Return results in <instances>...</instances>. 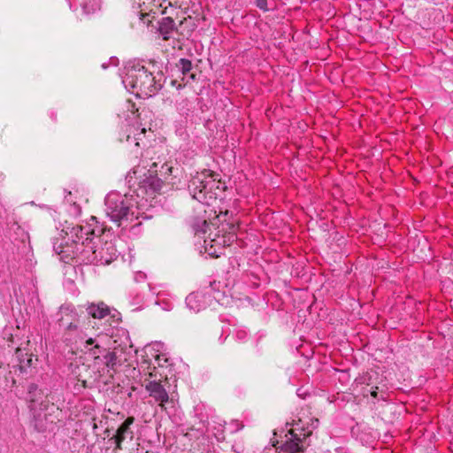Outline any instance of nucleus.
<instances>
[{
  "label": "nucleus",
  "instance_id": "f257e3e1",
  "mask_svg": "<svg viewBox=\"0 0 453 453\" xmlns=\"http://www.w3.org/2000/svg\"><path fill=\"white\" fill-rule=\"evenodd\" d=\"M147 165H137L134 168L133 173L137 179H140L139 185L144 188L146 193L150 196L160 192L163 188V180L157 177V163L154 162L150 165V168L143 172Z\"/></svg>",
  "mask_w": 453,
  "mask_h": 453
},
{
  "label": "nucleus",
  "instance_id": "f03ea898",
  "mask_svg": "<svg viewBox=\"0 0 453 453\" xmlns=\"http://www.w3.org/2000/svg\"><path fill=\"white\" fill-rule=\"evenodd\" d=\"M157 370L153 367L148 372V378L144 380V386L150 395L159 403L161 409L165 410V404L169 403V395L165 388L162 385V375H157Z\"/></svg>",
  "mask_w": 453,
  "mask_h": 453
},
{
  "label": "nucleus",
  "instance_id": "7ed1b4c3",
  "mask_svg": "<svg viewBox=\"0 0 453 453\" xmlns=\"http://www.w3.org/2000/svg\"><path fill=\"white\" fill-rule=\"evenodd\" d=\"M98 359L99 357L96 356L93 365L81 363L74 365L72 369V373L81 382L82 388H92L100 380L101 373L96 367Z\"/></svg>",
  "mask_w": 453,
  "mask_h": 453
},
{
  "label": "nucleus",
  "instance_id": "20e7f679",
  "mask_svg": "<svg viewBox=\"0 0 453 453\" xmlns=\"http://www.w3.org/2000/svg\"><path fill=\"white\" fill-rule=\"evenodd\" d=\"M133 88L138 89V93L145 96H151L161 88L151 73L144 68L138 70L133 81Z\"/></svg>",
  "mask_w": 453,
  "mask_h": 453
},
{
  "label": "nucleus",
  "instance_id": "39448f33",
  "mask_svg": "<svg viewBox=\"0 0 453 453\" xmlns=\"http://www.w3.org/2000/svg\"><path fill=\"white\" fill-rule=\"evenodd\" d=\"M218 174L209 169H203L201 173H196V175L192 176L188 184V189L193 198L200 202L205 199L204 190L208 185L206 179L211 177L215 180Z\"/></svg>",
  "mask_w": 453,
  "mask_h": 453
},
{
  "label": "nucleus",
  "instance_id": "423d86ee",
  "mask_svg": "<svg viewBox=\"0 0 453 453\" xmlns=\"http://www.w3.org/2000/svg\"><path fill=\"white\" fill-rule=\"evenodd\" d=\"M59 316L58 325L65 334H72L80 328L81 316L75 309L62 306L59 310Z\"/></svg>",
  "mask_w": 453,
  "mask_h": 453
},
{
  "label": "nucleus",
  "instance_id": "0eeeda50",
  "mask_svg": "<svg viewBox=\"0 0 453 453\" xmlns=\"http://www.w3.org/2000/svg\"><path fill=\"white\" fill-rule=\"evenodd\" d=\"M134 422V417H128L117 429L116 434L110 439L115 443L114 452L122 449V443L129 439L130 441L134 438V433L131 430V426Z\"/></svg>",
  "mask_w": 453,
  "mask_h": 453
},
{
  "label": "nucleus",
  "instance_id": "6e6552de",
  "mask_svg": "<svg viewBox=\"0 0 453 453\" xmlns=\"http://www.w3.org/2000/svg\"><path fill=\"white\" fill-rule=\"evenodd\" d=\"M37 411L43 412V418L50 423H57L62 416L61 409L54 403L53 395L40 402V407Z\"/></svg>",
  "mask_w": 453,
  "mask_h": 453
},
{
  "label": "nucleus",
  "instance_id": "1a4fd4ad",
  "mask_svg": "<svg viewBox=\"0 0 453 453\" xmlns=\"http://www.w3.org/2000/svg\"><path fill=\"white\" fill-rule=\"evenodd\" d=\"M50 395H45L36 385L31 384L28 387L27 392V400L30 403V409L36 412L40 407V402H43V400Z\"/></svg>",
  "mask_w": 453,
  "mask_h": 453
},
{
  "label": "nucleus",
  "instance_id": "9d476101",
  "mask_svg": "<svg viewBox=\"0 0 453 453\" xmlns=\"http://www.w3.org/2000/svg\"><path fill=\"white\" fill-rule=\"evenodd\" d=\"M291 437L288 439L282 446V449L287 453H297L303 451L301 438L291 429L289 431Z\"/></svg>",
  "mask_w": 453,
  "mask_h": 453
},
{
  "label": "nucleus",
  "instance_id": "9b49d317",
  "mask_svg": "<svg viewBox=\"0 0 453 453\" xmlns=\"http://www.w3.org/2000/svg\"><path fill=\"white\" fill-rule=\"evenodd\" d=\"M175 27V22L171 17H165L159 21L158 33L164 41H168L172 38Z\"/></svg>",
  "mask_w": 453,
  "mask_h": 453
},
{
  "label": "nucleus",
  "instance_id": "f8f14e48",
  "mask_svg": "<svg viewBox=\"0 0 453 453\" xmlns=\"http://www.w3.org/2000/svg\"><path fill=\"white\" fill-rule=\"evenodd\" d=\"M110 313L109 307L104 303L91 304L87 308V314L95 319H102L108 316Z\"/></svg>",
  "mask_w": 453,
  "mask_h": 453
},
{
  "label": "nucleus",
  "instance_id": "ddd939ff",
  "mask_svg": "<svg viewBox=\"0 0 453 453\" xmlns=\"http://www.w3.org/2000/svg\"><path fill=\"white\" fill-rule=\"evenodd\" d=\"M129 209L125 206L122 203L119 206H117L111 212H108V217L111 219L112 222L116 224L117 226H119L121 224V220L127 217Z\"/></svg>",
  "mask_w": 453,
  "mask_h": 453
},
{
  "label": "nucleus",
  "instance_id": "4468645a",
  "mask_svg": "<svg viewBox=\"0 0 453 453\" xmlns=\"http://www.w3.org/2000/svg\"><path fill=\"white\" fill-rule=\"evenodd\" d=\"M105 365L112 370L115 371L116 368L120 365V360L119 359L117 351L109 352L105 357Z\"/></svg>",
  "mask_w": 453,
  "mask_h": 453
},
{
  "label": "nucleus",
  "instance_id": "2eb2a0df",
  "mask_svg": "<svg viewBox=\"0 0 453 453\" xmlns=\"http://www.w3.org/2000/svg\"><path fill=\"white\" fill-rule=\"evenodd\" d=\"M20 352V349L18 348L16 349V353L18 355V357L19 359V369L21 371H25L27 370V368H30L32 365H33V362H34V359H33V355L32 354H26L25 357H21V355L19 354Z\"/></svg>",
  "mask_w": 453,
  "mask_h": 453
},
{
  "label": "nucleus",
  "instance_id": "dca6fc26",
  "mask_svg": "<svg viewBox=\"0 0 453 453\" xmlns=\"http://www.w3.org/2000/svg\"><path fill=\"white\" fill-rule=\"evenodd\" d=\"M176 67L181 72L183 75H188L192 69V63L188 59L180 58L176 64Z\"/></svg>",
  "mask_w": 453,
  "mask_h": 453
},
{
  "label": "nucleus",
  "instance_id": "f3484780",
  "mask_svg": "<svg viewBox=\"0 0 453 453\" xmlns=\"http://www.w3.org/2000/svg\"><path fill=\"white\" fill-rule=\"evenodd\" d=\"M175 171L174 167L168 163H165L161 165L160 175L167 180V178L171 175H173V172Z\"/></svg>",
  "mask_w": 453,
  "mask_h": 453
},
{
  "label": "nucleus",
  "instance_id": "a211bd4d",
  "mask_svg": "<svg viewBox=\"0 0 453 453\" xmlns=\"http://www.w3.org/2000/svg\"><path fill=\"white\" fill-rule=\"evenodd\" d=\"M162 1L165 4V9L167 8V6L180 8L182 5V2H183V0H162Z\"/></svg>",
  "mask_w": 453,
  "mask_h": 453
},
{
  "label": "nucleus",
  "instance_id": "6ab92c4d",
  "mask_svg": "<svg viewBox=\"0 0 453 453\" xmlns=\"http://www.w3.org/2000/svg\"><path fill=\"white\" fill-rule=\"evenodd\" d=\"M257 6L265 12L268 11V0H257Z\"/></svg>",
  "mask_w": 453,
  "mask_h": 453
},
{
  "label": "nucleus",
  "instance_id": "aec40b11",
  "mask_svg": "<svg viewBox=\"0 0 453 453\" xmlns=\"http://www.w3.org/2000/svg\"><path fill=\"white\" fill-rule=\"evenodd\" d=\"M65 250H60L59 255H61V258L65 262L68 263L69 261L73 259V257L72 255H65Z\"/></svg>",
  "mask_w": 453,
  "mask_h": 453
},
{
  "label": "nucleus",
  "instance_id": "412c9836",
  "mask_svg": "<svg viewBox=\"0 0 453 453\" xmlns=\"http://www.w3.org/2000/svg\"><path fill=\"white\" fill-rule=\"evenodd\" d=\"M95 340L93 338H89L86 341V345H92L94 344Z\"/></svg>",
  "mask_w": 453,
  "mask_h": 453
},
{
  "label": "nucleus",
  "instance_id": "4be33fe9",
  "mask_svg": "<svg viewBox=\"0 0 453 453\" xmlns=\"http://www.w3.org/2000/svg\"><path fill=\"white\" fill-rule=\"evenodd\" d=\"M83 9H84V12L87 13V14H88L90 12H94V11H95V10H92V11L88 10L87 8V4H84Z\"/></svg>",
  "mask_w": 453,
  "mask_h": 453
},
{
  "label": "nucleus",
  "instance_id": "5701e85b",
  "mask_svg": "<svg viewBox=\"0 0 453 453\" xmlns=\"http://www.w3.org/2000/svg\"><path fill=\"white\" fill-rule=\"evenodd\" d=\"M100 349V346H99L98 344H96V345L94 346V349H92V350H93V354H94V355L97 354V353L95 351V349Z\"/></svg>",
  "mask_w": 453,
  "mask_h": 453
},
{
  "label": "nucleus",
  "instance_id": "b1692460",
  "mask_svg": "<svg viewBox=\"0 0 453 453\" xmlns=\"http://www.w3.org/2000/svg\"><path fill=\"white\" fill-rule=\"evenodd\" d=\"M141 16H142V17H141V19H144L146 17H148V16H149V14L142 13V14H141Z\"/></svg>",
  "mask_w": 453,
  "mask_h": 453
},
{
  "label": "nucleus",
  "instance_id": "393cba45",
  "mask_svg": "<svg viewBox=\"0 0 453 453\" xmlns=\"http://www.w3.org/2000/svg\"><path fill=\"white\" fill-rule=\"evenodd\" d=\"M145 133H146V129H145V128H142V129L141 130V134H144Z\"/></svg>",
  "mask_w": 453,
  "mask_h": 453
},
{
  "label": "nucleus",
  "instance_id": "a878e982",
  "mask_svg": "<svg viewBox=\"0 0 453 453\" xmlns=\"http://www.w3.org/2000/svg\"><path fill=\"white\" fill-rule=\"evenodd\" d=\"M189 77H190L192 80H194V79H195V74H194V73H190V74H189Z\"/></svg>",
  "mask_w": 453,
  "mask_h": 453
},
{
  "label": "nucleus",
  "instance_id": "bb28decb",
  "mask_svg": "<svg viewBox=\"0 0 453 453\" xmlns=\"http://www.w3.org/2000/svg\"><path fill=\"white\" fill-rule=\"evenodd\" d=\"M135 141H137L138 139L137 138H134ZM135 145L136 146H139V142H135Z\"/></svg>",
  "mask_w": 453,
  "mask_h": 453
},
{
  "label": "nucleus",
  "instance_id": "cd10ccee",
  "mask_svg": "<svg viewBox=\"0 0 453 453\" xmlns=\"http://www.w3.org/2000/svg\"><path fill=\"white\" fill-rule=\"evenodd\" d=\"M156 359H157V361H159V359H160L159 355H157V356H156Z\"/></svg>",
  "mask_w": 453,
  "mask_h": 453
},
{
  "label": "nucleus",
  "instance_id": "c85d7f7f",
  "mask_svg": "<svg viewBox=\"0 0 453 453\" xmlns=\"http://www.w3.org/2000/svg\"><path fill=\"white\" fill-rule=\"evenodd\" d=\"M404 99H405V98H403V99H399V98H398V99H397L398 104H399L401 101H403Z\"/></svg>",
  "mask_w": 453,
  "mask_h": 453
},
{
  "label": "nucleus",
  "instance_id": "c756f323",
  "mask_svg": "<svg viewBox=\"0 0 453 453\" xmlns=\"http://www.w3.org/2000/svg\"><path fill=\"white\" fill-rule=\"evenodd\" d=\"M372 395L373 396H376V392H375V391H373V392L372 393Z\"/></svg>",
  "mask_w": 453,
  "mask_h": 453
}]
</instances>
